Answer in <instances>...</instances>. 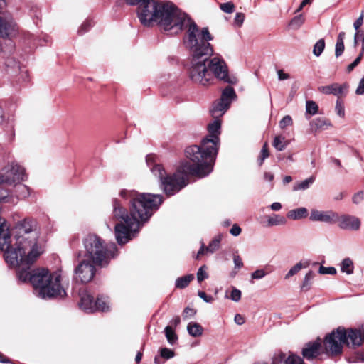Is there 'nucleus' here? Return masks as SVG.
<instances>
[{"label": "nucleus", "mask_w": 364, "mask_h": 364, "mask_svg": "<svg viewBox=\"0 0 364 364\" xmlns=\"http://www.w3.org/2000/svg\"><path fill=\"white\" fill-rule=\"evenodd\" d=\"M9 196L6 190L0 189V201ZM16 242L11 244L9 226L5 219L0 218V250L4 251L6 262L18 268L17 277L22 282H30L37 296L41 299L63 298L65 291L60 285V274L50 273L48 269L30 271L31 265L43 253L42 247L37 242L38 232L30 221H23L16 228Z\"/></svg>", "instance_id": "f257e3e1"}, {"label": "nucleus", "mask_w": 364, "mask_h": 364, "mask_svg": "<svg viewBox=\"0 0 364 364\" xmlns=\"http://www.w3.org/2000/svg\"><path fill=\"white\" fill-rule=\"evenodd\" d=\"M218 152L215 148L208 144H205L203 140L200 146H188L185 150V154L189 162L181 163L173 175H166L162 166L154 163L153 156L148 155L146 161L152 173L160 180L165 193L172 196L187 185L189 176L203 178L210 174L213 169Z\"/></svg>", "instance_id": "f03ea898"}, {"label": "nucleus", "mask_w": 364, "mask_h": 364, "mask_svg": "<svg viewBox=\"0 0 364 364\" xmlns=\"http://www.w3.org/2000/svg\"><path fill=\"white\" fill-rule=\"evenodd\" d=\"M213 39L208 28L200 29L196 23L190 25L185 41L191 53L188 76L194 83L206 86L210 83V74L206 64L208 57L213 55V48L209 43Z\"/></svg>", "instance_id": "7ed1b4c3"}, {"label": "nucleus", "mask_w": 364, "mask_h": 364, "mask_svg": "<svg viewBox=\"0 0 364 364\" xmlns=\"http://www.w3.org/2000/svg\"><path fill=\"white\" fill-rule=\"evenodd\" d=\"M119 196L129 200V213L118 199L114 198L112 215L115 220L129 226L148 221L163 201L160 194L139 193L135 190L123 189L119 192Z\"/></svg>", "instance_id": "20e7f679"}, {"label": "nucleus", "mask_w": 364, "mask_h": 364, "mask_svg": "<svg viewBox=\"0 0 364 364\" xmlns=\"http://www.w3.org/2000/svg\"><path fill=\"white\" fill-rule=\"evenodd\" d=\"M154 23L165 31L177 34L194 22L171 2L159 1Z\"/></svg>", "instance_id": "39448f33"}, {"label": "nucleus", "mask_w": 364, "mask_h": 364, "mask_svg": "<svg viewBox=\"0 0 364 364\" xmlns=\"http://www.w3.org/2000/svg\"><path fill=\"white\" fill-rule=\"evenodd\" d=\"M85 256L97 265L105 267L117 255V248L114 243H105L95 234L87 235L84 240Z\"/></svg>", "instance_id": "423d86ee"}, {"label": "nucleus", "mask_w": 364, "mask_h": 364, "mask_svg": "<svg viewBox=\"0 0 364 364\" xmlns=\"http://www.w3.org/2000/svg\"><path fill=\"white\" fill-rule=\"evenodd\" d=\"M344 344L353 347L361 345L359 332L353 329L346 331L338 328L326 336L323 341L326 352L331 356H337L341 354Z\"/></svg>", "instance_id": "0eeeda50"}, {"label": "nucleus", "mask_w": 364, "mask_h": 364, "mask_svg": "<svg viewBox=\"0 0 364 364\" xmlns=\"http://www.w3.org/2000/svg\"><path fill=\"white\" fill-rule=\"evenodd\" d=\"M208 71L210 74V82L213 76L217 79L230 84H235L237 79L235 77H230L228 68L225 60L220 54H213L208 57L206 62Z\"/></svg>", "instance_id": "6e6552de"}, {"label": "nucleus", "mask_w": 364, "mask_h": 364, "mask_svg": "<svg viewBox=\"0 0 364 364\" xmlns=\"http://www.w3.org/2000/svg\"><path fill=\"white\" fill-rule=\"evenodd\" d=\"M236 94L232 87H226L222 92L220 98L213 103L210 110L214 119H219L229 109L231 103L235 99Z\"/></svg>", "instance_id": "1a4fd4ad"}, {"label": "nucleus", "mask_w": 364, "mask_h": 364, "mask_svg": "<svg viewBox=\"0 0 364 364\" xmlns=\"http://www.w3.org/2000/svg\"><path fill=\"white\" fill-rule=\"evenodd\" d=\"M24 168L16 162H11L0 171V184H14L23 180Z\"/></svg>", "instance_id": "9d476101"}, {"label": "nucleus", "mask_w": 364, "mask_h": 364, "mask_svg": "<svg viewBox=\"0 0 364 364\" xmlns=\"http://www.w3.org/2000/svg\"><path fill=\"white\" fill-rule=\"evenodd\" d=\"M158 4L159 1L149 0L138 6V18L143 26L149 27L154 24Z\"/></svg>", "instance_id": "9b49d317"}, {"label": "nucleus", "mask_w": 364, "mask_h": 364, "mask_svg": "<svg viewBox=\"0 0 364 364\" xmlns=\"http://www.w3.org/2000/svg\"><path fill=\"white\" fill-rule=\"evenodd\" d=\"M141 223H136L132 226L124 223H119L114 226V235L117 243L120 245L127 243L134 237L135 232L139 229Z\"/></svg>", "instance_id": "f8f14e48"}, {"label": "nucleus", "mask_w": 364, "mask_h": 364, "mask_svg": "<svg viewBox=\"0 0 364 364\" xmlns=\"http://www.w3.org/2000/svg\"><path fill=\"white\" fill-rule=\"evenodd\" d=\"M93 262L82 259L75 269V279L82 283L90 282L95 274V267Z\"/></svg>", "instance_id": "ddd939ff"}, {"label": "nucleus", "mask_w": 364, "mask_h": 364, "mask_svg": "<svg viewBox=\"0 0 364 364\" xmlns=\"http://www.w3.org/2000/svg\"><path fill=\"white\" fill-rule=\"evenodd\" d=\"M7 73L13 78L16 84H21L28 80V71L25 68H22L19 63L14 60H9L6 63Z\"/></svg>", "instance_id": "4468645a"}, {"label": "nucleus", "mask_w": 364, "mask_h": 364, "mask_svg": "<svg viewBox=\"0 0 364 364\" xmlns=\"http://www.w3.org/2000/svg\"><path fill=\"white\" fill-rule=\"evenodd\" d=\"M221 122L218 119L210 123L208 125V134L203 138L202 140L205 141V144H208L213 148H215L218 151L220 146V138L219 136L221 133Z\"/></svg>", "instance_id": "2eb2a0df"}, {"label": "nucleus", "mask_w": 364, "mask_h": 364, "mask_svg": "<svg viewBox=\"0 0 364 364\" xmlns=\"http://www.w3.org/2000/svg\"><path fill=\"white\" fill-rule=\"evenodd\" d=\"M18 28L9 14H3L0 16V36L2 38H12L17 34Z\"/></svg>", "instance_id": "dca6fc26"}, {"label": "nucleus", "mask_w": 364, "mask_h": 364, "mask_svg": "<svg viewBox=\"0 0 364 364\" xmlns=\"http://www.w3.org/2000/svg\"><path fill=\"white\" fill-rule=\"evenodd\" d=\"M338 213L331 210H318L312 209L309 219L314 222H323L328 224H334L336 223Z\"/></svg>", "instance_id": "f3484780"}, {"label": "nucleus", "mask_w": 364, "mask_h": 364, "mask_svg": "<svg viewBox=\"0 0 364 364\" xmlns=\"http://www.w3.org/2000/svg\"><path fill=\"white\" fill-rule=\"evenodd\" d=\"M336 223L343 230H358L360 227V219L353 215H343L340 216L338 215Z\"/></svg>", "instance_id": "a211bd4d"}, {"label": "nucleus", "mask_w": 364, "mask_h": 364, "mask_svg": "<svg viewBox=\"0 0 364 364\" xmlns=\"http://www.w3.org/2000/svg\"><path fill=\"white\" fill-rule=\"evenodd\" d=\"M321 341L318 338L314 341L307 343L302 350V355L307 360H311L320 355Z\"/></svg>", "instance_id": "6ab92c4d"}, {"label": "nucleus", "mask_w": 364, "mask_h": 364, "mask_svg": "<svg viewBox=\"0 0 364 364\" xmlns=\"http://www.w3.org/2000/svg\"><path fill=\"white\" fill-rule=\"evenodd\" d=\"M348 89V85L346 83L339 85L333 83L327 86H321L318 87L319 92L326 95H333L338 98L343 95H346Z\"/></svg>", "instance_id": "aec40b11"}, {"label": "nucleus", "mask_w": 364, "mask_h": 364, "mask_svg": "<svg viewBox=\"0 0 364 364\" xmlns=\"http://www.w3.org/2000/svg\"><path fill=\"white\" fill-rule=\"evenodd\" d=\"M80 307L85 312L87 313H92L93 312V298L91 295H90L87 291H82L80 293Z\"/></svg>", "instance_id": "412c9836"}, {"label": "nucleus", "mask_w": 364, "mask_h": 364, "mask_svg": "<svg viewBox=\"0 0 364 364\" xmlns=\"http://www.w3.org/2000/svg\"><path fill=\"white\" fill-rule=\"evenodd\" d=\"M310 131L311 132H317L319 130L325 129L326 127L331 126L330 122L323 117H318L310 122Z\"/></svg>", "instance_id": "4be33fe9"}, {"label": "nucleus", "mask_w": 364, "mask_h": 364, "mask_svg": "<svg viewBox=\"0 0 364 364\" xmlns=\"http://www.w3.org/2000/svg\"><path fill=\"white\" fill-rule=\"evenodd\" d=\"M287 218L294 220L306 218L308 216V210L306 208H299L289 210Z\"/></svg>", "instance_id": "5701e85b"}, {"label": "nucleus", "mask_w": 364, "mask_h": 364, "mask_svg": "<svg viewBox=\"0 0 364 364\" xmlns=\"http://www.w3.org/2000/svg\"><path fill=\"white\" fill-rule=\"evenodd\" d=\"M14 193L17 198L25 199L30 196V188L18 182L15 186Z\"/></svg>", "instance_id": "b1692460"}, {"label": "nucleus", "mask_w": 364, "mask_h": 364, "mask_svg": "<svg viewBox=\"0 0 364 364\" xmlns=\"http://www.w3.org/2000/svg\"><path fill=\"white\" fill-rule=\"evenodd\" d=\"M93 312L95 311H106L109 310V302L106 297L98 296L93 304Z\"/></svg>", "instance_id": "393cba45"}, {"label": "nucleus", "mask_w": 364, "mask_h": 364, "mask_svg": "<svg viewBox=\"0 0 364 364\" xmlns=\"http://www.w3.org/2000/svg\"><path fill=\"white\" fill-rule=\"evenodd\" d=\"M188 333L193 337L200 336L203 332V328L196 322H190L187 326Z\"/></svg>", "instance_id": "a878e982"}, {"label": "nucleus", "mask_w": 364, "mask_h": 364, "mask_svg": "<svg viewBox=\"0 0 364 364\" xmlns=\"http://www.w3.org/2000/svg\"><path fill=\"white\" fill-rule=\"evenodd\" d=\"M286 223V218L284 216L277 214L269 215L267 218L268 226L284 225Z\"/></svg>", "instance_id": "bb28decb"}, {"label": "nucleus", "mask_w": 364, "mask_h": 364, "mask_svg": "<svg viewBox=\"0 0 364 364\" xmlns=\"http://www.w3.org/2000/svg\"><path fill=\"white\" fill-rule=\"evenodd\" d=\"M341 271L347 274H352L354 271V264L351 259L345 258L341 263Z\"/></svg>", "instance_id": "cd10ccee"}, {"label": "nucleus", "mask_w": 364, "mask_h": 364, "mask_svg": "<svg viewBox=\"0 0 364 364\" xmlns=\"http://www.w3.org/2000/svg\"><path fill=\"white\" fill-rule=\"evenodd\" d=\"M194 279L193 274H187L186 276L176 279L175 286L178 289H183L188 286L189 283Z\"/></svg>", "instance_id": "c85d7f7f"}, {"label": "nucleus", "mask_w": 364, "mask_h": 364, "mask_svg": "<svg viewBox=\"0 0 364 364\" xmlns=\"http://www.w3.org/2000/svg\"><path fill=\"white\" fill-rule=\"evenodd\" d=\"M309 262L307 261L304 262V263L301 262L296 263L289 270V272L285 275L284 278L286 279H289L291 277L298 273L302 268H306L309 267Z\"/></svg>", "instance_id": "c756f323"}, {"label": "nucleus", "mask_w": 364, "mask_h": 364, "mask_svg": "<svg viewBox=\"0 0 364 364\" xmlns=\"http://www.w3.org/2000/svg\"><path fill=\"white\" fill-rule=\"evenodd\" d=\"M318 112V105L313 100H307L306 102V117L309 119Z\"/></svg>", "instance_id": "7c9ffc66"}, {"label": "nucleus", "mask_w": 364, "mask_h": 364, "mask_svg": "<svg viewBox=\"0 0 364 364\" xmlns=\"http://www.w3.org/2000/svg\"><path fill=\"white\" fill-rule=\"evenodd\" d=\"M315 178L314 176H311L309 178H306L302 181L297 182L294 184L293 187V190L294 191L306 190L310 187V186L314 182Z\"/></svg>", "instance_id": "2f4dec72"}, {"label": "nucleus", "mask_w": 364, "mask_h": 364, "mask_svg": "<svg viewBox=\"0 0 364 364\" xmlns=\"http://www.w3.org/2000/svg\"><path fill=\"white\" fill-rule=\"evenodd\" d=\"M222 239V235L219 234L215 236L205 247V251L209 253H213L220 247V243Z\"/></svg>", "instance_id": "473e14b6"}, {"label": "nucleus", "mask_w": 364, "mask_h": 364, "mask_svg": "<svg viewBox=\"0 0 364 364\" xmlns=\"http://www.w3.org/2000/svg\"><path fill=\"white\" fill-rule=\"evenodd\" d=\"M164 333L166 338L170 344L173 345L177 341L178 336L171 326H166L164 329Z\"/></svg>", "instance_id": "72a5a7b5"}, {"label": "nucleus", "mask_w": 364, "mask_h": 364, "mask_svg": "<svg viewBox=\"0 0 364 364\" xmlns=\"http://www.w3.org/2000/svg\"><path fill=\"white\" fill-rule=\"evenodd\" d=\"M272 145L277 150L283 151L286 148L287 143L284 136H277L274 139Z\"/></svg>", "instance_id": "f704fd0d"}, {"label": "nucleus", "mask_w": 364, "mask_h": 364, "mask_svg": "<svg viewBox=\"0 0 364 364\" xmlns=\"http://www.w3.org/2000/svg\"><path fill=\"white\" fill-rule=\"evenodd\" d=\"M282 364H305L303 359L293 353H291L287 358L285 357Z\"/></svg>", "instance_id": "c9c22d12"}, {"label": "nucleus", "mask_w": 364, "mask_h": 364, "mask_svg": "<svg viewBox=\"0 0 364 364\" xmlns=\"http://www.w3.org/2000/svg\"><path fill=\"white\" fill-rule=\"evenodd\" d=\"M324 48H325L324 40L323 39L318 40L314 46V48H313L314 55L316 57H319L321 55V53H323Z\"/></svg>", "instance_id": "e433bc0d"}, {"label": "nucleus", "mask_w": 364, "mask_h": 364, "mask_svg": "<svg viewBox=\"0 0 364 364\" xmlns=\"http://www.w3.org/2000/svg\"><path fill=\"white\" fill-rule=\"evenodd\" d=\"M313 277H314V273L312 271H309L305 275L304 280L303 282V284L301 287L303 290L307 291L309 289L310 285H311V280L313 279Z\"/></svg>", "instance_id": "4c0bfd02"}, {"label": "nucleus", "mask_w": 364, "mask_h": 364, "mask_svg": "<svg viewBox=\"0 0 364 364\" xmlns=\"http://www.w3.org/2000/svg\"><path fill=\"white\" fill-rule=\"evenodd\" d=\"M269 156V151L267 148V144L265 143L260 151L259 156L258 158V163L259 166H262L264 161Z\"/></svg>", "instance_id": "58836bf2"}, {"label": "nucleus", "mask_w": 364, "mask_h": 364, "mask_svg": "<svg viewBox=\"0 0 364 364\" xmlns=\"http://www.w3.org/2000/svg\"><path fill=\"white\" fill-rule=\"evenodd\" d=\"M93 23H92V20L90 19H87L85 20L82 23V25L80 26V27L79 28L77 32L80 35H82L84 34L85 33H86L87 31H88V30L92 26Z\"/></svg>", "instance_id": "ea45409f"}, {"label": "nucleus", "mask_w": 364, "mask_h": 364, "mask_svg": "<svg viewBox=\"0 0 364 364\" xmlns=\"http://www.w3.org/2000/svg\"><path fill=\"white\" fill-rule=\"evenodd\" d=\"M304 16L300 14L295 16L290 23V25L294 28H299L304 23Z\"/></svg>", "instance_id": "a19ab883"}, {"label": "nucleus", "mask_w": 364, "mask_h": 364, "mask_svg": "<svg viewBox=\"0 0 364 364\" xmlns=\"http://www.w3.org/2000/svg\"><path fill=\"white\" fill-rule=\"evenodd\" d=\"M241 291L236 289L235 287H232L231 294L230 296H225V297L230 299L233 301L237 302L241 299Z\"/></svg>", "instance_id": "79ce46f5"}, {"label": "nucleus", "mask_w": 364, "mask_h": 364, "mask_svg": "<svg viewBox=\"0 0 364 364\" xmlns=\"http://www.w3.org/2000/svg\"><path fill=\"white\" fill-rule=\"evenodd\" d=\"M220 8L223 12L226 14H231L234 11L235 5L233 3L229 1L227 3L221 4Z\"/></svg>", "instance_id": "37998d69"}, {"label": "nucleus", "mask_w": 364, "mask_h": 364, "mask_svg": "<svg viewBox=\"0 0 364 364\" xmlns=\"http://www.w3.org/2000/svg\"><path fill=\"white\" fill-rule=\"evenodd\" d=\"M205 266L200 267L197 272V280L198 282H201L205 279L208 277V274L205 271Z\"/></svg>", "instance_id": "c03bdc74"}, {"label": "nucleus", "mask_w": 364, "mask_h": 364, "mask_svg": "<svg viewBox=\"0 0 364 364\" xmlns=\"http://www.w3.org/2000/svg\"><path fill=\"white\" fill-rule=\"evenodd\" d=\"M318 272L321 274L334 275L336 274L337 272H336V269L335 267H326L323 266H321L319 267Z\"/></svg>", "instance_id": "a18cd8bd"}, {"label": "nucleus", "mask_w": 364, "mask_h": 364, "mask_svg": "<svg viewBox=\"0 0 364 364\" xmlns=\"http://www.w3.org/2000/svg\"><path fill=\"white\" fill-rule=\"evenodd\" d=\"M335 110L336 114L341 117H343L345 116V110L343 103L338 99L336 102Z\"/></svg>", "instance_id": "49530a36"}, {"label": "nucleus", "mask_w": 364, "mask_h": 364, "mask_svg": "<svg viewBox=\"0 0 364 364\" xmlns=\"http://www.w3.org/2000/svg\"><path fill=\"white\" fill-rule=\"evenodd\" d=\"M267 274L264 269H257L251 274L252 279H260L264 278Z\"/></svg>", "instance_id": "de8ad7c7"}, {"label": "nucleus", "mask_w": 364, "mask_h": 364, "mask_svg": "<svg viewBox=\"0 0 364 364\" xmlns=\"http://www.w3.org/2000/svg\"><path fill=\"white\" fill-rule=\"evenodd\" d=\"M29 14L33 18H36L37 21L40 20L41 16V11L36 6L31 7Z\"/></svg>", "instance_id": "09e8293b"}, {"label": "nucleus", "mask_w": 364, "mask_h": 364, "mask_svg": "<svg viewBox=\"0 0 364 364\" xmlns=\"http://www.w3.org/2000/svg\"><path fill=\"white\" fill-rule=\"evenodd\" d=\"M160 354L162 358L166 359H170L174 356V352L167 348H161Z\"/></svg>", "instance_id": "8fccbe9b"}, {"label": "nucleus", "mask_w": 364, "mask_h": 364, "mask_svg": "<svg viewBox=\"0 0 364 364\" xmlns=\"http://www.w3.org/2000/svg\"><path fill=\"white\" fill-rule=\"evenodd\" d=\"M291 124H292V119L289 115H286L279 122V126L282 129H284L285 127L290 126Z\"/></svg>", "instance_id": "3c124183"}, {"label": "nucleus", "mask_w": 364, "mask_h": 364, "mask_svg": "<svg viewBox=\"0 0 364 364\" xmlns=\"http://www.w3.org/2000/svg\"><path fill=\"white\" fill-rule=\"evenodd\" d=\"M245 20V14L243 13H237L234 18V23L238 27H241Z\"/></svg>", "instance_id": "603ef678"}, {"label": "nucleus", "mask_w": 364, "mask_h": 364, "mask_svg": "<svg viewBox=\"0 0 364 364\" xmlns=\"http://www.w3.org/2000/svg\"><path fill=\"white\" fill-rule=\"evenodd\" d=\"M362 57L363 53H360V55L355 59V60L347 67V71L348 73L351 72L360 63Z\"/></svg>", "instance_id": "864d4df0"}, {"label": "nucleus", "mask_w": 364, "mask_h": 364, "mask_svg": "<svg viewBox=\"0 0 364 364\" xmlns=\"http://www.w3.org/2000/svg\"><path fill=\"white\" fill-rule=\"evenodd\" d=\"M344 48V43L336 42L335 47V55L336 58L341 56L343 54Z\"/></svg>", "instance_id": "5fc2aeb1"}, {"label": "nucleus", "mask_w": 364, "mask_h": 364, "mask_svg": "<svg viewBox=\"0 0 364 364\" xmlns=\"http://www.w3.org/2000/svg\"><path fill=\"white\" fill-rule=\"evenodd\" d=\"M233 262H234L235 269H240L243 267L242 260L241 257L237 254H235L233 255Z\"/></svg>", "instance_id": "6e6d98bb"}, {"label": "nucleus", "mask_w": 364, "mask_h": 364, "mask_svg": "<svg viewBox=\"0 0 364 364\" xmlns=\"http://www.w3.org/2000/svg\"><path fill=\"white\" fill-rule=\"evenodd\" d=\"M196 311L195 309L189 307H186L183 311V316L184 318H190L196 314Z\"/></svg>", "instance_id": "4d7b16f0"}, {"label": "nucleus", "mask_w": 364, "mask_h": 364, "mask_svg": "<svg viewBox=\"0 0 364 364\" xmlns=\"http://www.w3.org/2000/svg\"><path fill=\"white\" fill-rule=\"evenodd\" d=\"M198 295L200 298H201L204 301L207 303H212L214 300L212 296H208L203 291H198Z\"/></svg>", "instance_id": "13d9d810"}, {"label": "nucleus", "mask_w": 364, "mask_h": 364, "mask_svg": "<svg viewBox=\"0 0 364 364\" xmlns=\"http://www.w3.org/2000/svg\"><path fill=\"white\" fill-rule=\"evenodd\" d=\"M363 13L362 12L359 18L354 22L353 26L356 31H358L363 23Z\"/></svg>", "instance_id": "bf43d9fd"}, {"label": "nucleus", "mask_w": 364, "mask_h": 364, "mask_svg": "<svg viewBox=\"0 0 364 364\" xmlns=\"http://www.w3.org/2000/svg\"><path fill=\"white\" fill-rule=\"evenodd\" d=\"M355 93L358 95L364 94V77L360 80L359 85L355 90Z\"/></svg>", "instance_id": "052dcab7"}, {"label": "nucleus", "mask_w": 364, "mask_h": 364, "mask_svg": "<svg viewBox=\"0 0 364 364\" xmlns=\"http://www.w3.org/2000/svg\"><path fill=\"white\" fill-rule=\"evenodd\" d=\"M241 228L236 224L233 225L230 232L233 236H238L241 233Z\"/></svg>", "instance_id": "680f3d73"}, {"label": "nucleus", "mask_w": 364, "mask_h": 364, "mask_svg": "<svg viewBox=\"0 0 364 364\" xmlns=\"http://www.w3.org/2000/svg\"><path fill=\"white\" fill-rule=\"evenodd\" d=\"M363 199V192H358L356 194L354 195L353 198V201L354 203L358 204L360 202H361Z\"/></svg>", "instance_id": "e2e57ef3"}, {"label": "nucleus", "mask_w": 364, "mask_h": 364, "mask_svg": "<svg viewBox=\"0 0 364 364\" xmlns=\"http://www.w3.org/2000/svg\"><path fill=\"white\" fill-rule=\"evenodd\" d=\"M278 75V79L279 80H284L289 78V75L287 73H285L282 70H279L277 71Z\"/></svg>", "instance_id": "0e129e2a"}, {"label": "nucleus", "mask_w": 364, "mask_h": 364, "mask_svg": "<svg viewBox=\"0 0 364 364\" xmlns=\"http://www.w3.org/2000/svg\"><path fill=\"white\" fill-rule=\"evenodd\" d=\"M149 0H126L127 4L129 5H138L140 6L143 3H146V1H149Z\"/></svg>", "instance_id": "69168bd1"}, {"label": "nucleus", "mask_w": 364, "mask_h": 364, "mask_svg": "<svg viewBox=\"0 0 364 364\" xmlns=\"http://www.w3.org/2000/svg\"><path fill=\"white\" fill-rule=\"evenodd\" d=\"M235 321L238 325H242L244 323L245 320L244 318L240 314H236L235 316Z\"/></svg>", "instance_id": "338daca9"}, {"label": "nucleus", "mask_w": 364, "mask_h": 364, "mask_svg": "<svg viewBox=\"0 0 364 364\" xmlns=\"http://www.w3.org/2000/svg\"><path fill=\"white\" fill-rule=\"evenodd\" d=\"M274 174L270 172H265L264 174V178L265 181L272 182L274 180Z\"/></svg>", "instance_id": "774afa93"}]
</instances>
